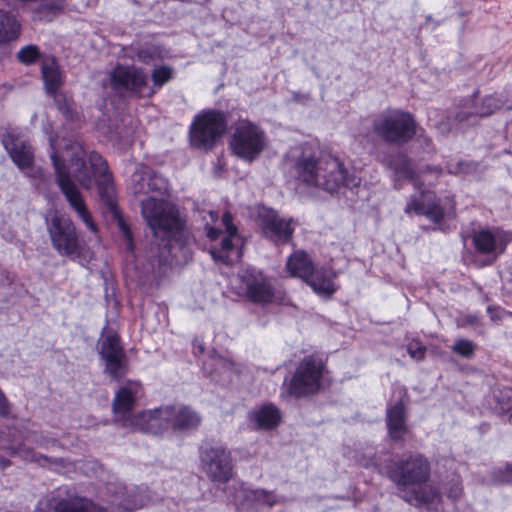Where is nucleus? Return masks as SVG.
I'll return each mask as SVG.
<instances>
[{
  "label": "nucleus",
  "mask_w": 512,
  "mask_h": 512,
  "mask_svg": "<svg viewBox=\"0 0 512 512\" xmlns=\"http://www.w3.org/2000/svg\"><path fill=\"white\" fill-rule=\"evenodd\" d=\"M248 419L255 425V430L272 431L282 422V413L276 404L265 402L257 409L250 411Z\"/></svg>",
  "instance_id": "b1692460"
},
{
  "label": "nucleus",
  "mask_w": 512,
  "mask_h": 512,
  "mask_svg": "<svg viewBox=\"0 0 512 512\" xmlns=\"http://www.w3.org/2000/svg\"><path fill=\"white\" fill-rule=\"evenodd\" d=\"M155 50L154 49H151V48H143L141 50L138 51L137 53V57L140 61L144 62V63H149L150 60L153 58V56L155 55Z\"/></svg>",
  "instance_id": "37998d69"
},
{
  "label": "nucleus",
  "mask_w": 512,
  "mask_h": 512,
  "mask_svg": "<svg viewBox=\"0 0 512 512\" xmlns=\"http://www.w3.org/2000/svg\"><path fill=\"white\" fill-rule=\"evenodd\" d=\"M426 351V346L419 339H413L407 345L408 355L416 361H423L425 359Z\"/></svg>",
  "instance_id": "4c0bfd02"
},
{
  "label": "nucleus",
  "mask_w": 512,
  "mask_h": 512,
  "mask_svg": "<svg viewBox=\"0 0 512 512\" xmlns=\"http://www.w3.org/2000/svg\"><path fill=\"white\" fill-rule=\"evenodd\" d=\"M222 233H223V231L220 228L210 226L208 224L206 225V235L210 240H212V241L217 240L221 236Z\"/></svg>",
  "instance_id": "c03bdc74"
},
{
  "label": "nucleus",
  "mask_w": 512,
  "mask_h": 512,
  "mask_svg": "<svg viewBox=\"0 0 512 512\" xmlns=\"http://www.w3.org/2000/svg\"><path fill=\"white\" fill-rule=\"evenodd\" d=\"M153 89L161 88L172 78V70L166 66L155 68L152 72Z\"/></svg>",
  "instance_id": "e433bc0d"
},
{
  "label": "nucleus",
  "mask_w": 512,
  "mask_h": 512,
  "mask_svg": "<svg viewBox=\"0 0 512 512\" xmlns=\"http://www.w3.org/2000/svg\"><path fill=\"white\" fill-rule=\"evenodd\" d=\"M232 501L238 509L246 510H253L258 506L272 507L278 502L273 492L261 488L250 489L244 483L239 484Z\"/></svg>",
  "instance_id": "412c9836"
},
{
  "label": "nucleus",
  "mask_w": 512,
  "mask_h": 512,
  "mask_svg": "<svg viewBox=\"0 0 512 512\" xmlns=\"http://www.w3.org/2000/svg\"><path fill=\"white\" fill-rule=\"evenodd\" d=\"M500 109L512 110V84H507L501 92H497Z\"/></svg>",
  "instance_id": "58836bf2"
},
{
  "label": "nucleus",
  "mask_w": 512,
  "mask_h": 512,
  "mask_svg": "<svg viewBox=\"0 0 512 512\" xmlns=\"http://www.w3.org/2000/svg\"><path fill=\"white\" fill-rule=\"evenodd\" d=\"M45 223L52 247L60 256L76 258L81 254V242L69 217L54 212L46 217Z\"/></svg>",
  "instance_id": "9d476101"
},
{
  "label": "nucleus",
  "mask_w": 512,
  "mask_h": 512,
  "mask_svg": "<svg viewBox=\"0 0 512 512\" xmlns=\"http://www.w3.org/2000/svg\"><path fill=\"white\" fill-rule=\"evenodd\" d=\"M2 144L14 164L33 181L39 192H44L49 177L41 168L34 167V152L30 144L13 130L2 135Z\"/></svg>",
  "instance_id": "1a4fd4ad"
},
{
  "label": "nucleus",
  "mask_w": 512,
  "mask_h": 512,
  "mask_svg": "<svg viewBox=\"0 0 512 512\" xmlns=\"http://www.w3.org/2000/svg\"><path fill=\"white\" fill-rule=\"evenodd\" d=\"M380 163L392 172L394 180H407L412 182L416 190L423 187V183L417 179L412 160L404 152H393L383 156Z\"/></svg>",
  "instance_id": "aec40b11"
},
{
  "label": "nucleus",
  "mask_w": 512,
  "mask_h": 512,
  "mask_svg": "<svg viewBox=\"0 0 512 512\" xmlns=\"http://www.w3.org/2000/svg\"><path fill=\"white\" fill-rule=\"evenodd\" d=\"M327 359L320 353L302 357L294 371L286 375L281 386L282 399H307L318 395L331 384Z\"/></svg>",
  "instance_id": "39448f33"
},
{
  "label": "nucleus",
  "mask_w": 512,
  "mask_h": 512,
  "mask_svg": "<svg viewBox=\"0 0 512 512\" xmlns=\"http://www.w3.org/2000/svg\"><path fill=\"white\" fill-rule=\"evenodd\" d=\"M419 196H412L405 207V213L414 212L425 216L434 224H440L445 218V210L440 204L439 198L433 191L420 188Z\"/></svg>",
  "instance_id": "6ab92c4d"
},
{
  "label": "nucleus",
  "mask_w": 512,
  "mask_h": 512,
  "mask_svg": "<svg viewBox=\"0 0 512 512\" xmlns=\"http://www.w3.org/2000/svg\"><path fill=\"white\" fill-rule=\"evenodd\" d=\"M42 77L49 94H55L62 83V75L54 58H46L42 62Z\"/></svg>",
  "instance_id": "bb28decb"
},
{
  "label": "nucleus",
  "mask_w": 512,
  "mask_h": 512,
  "mask_svg": "<svg viewBox=\"0 0 512 512\" xmlns=\"http://www.w3.org/2000/svg\"><path fill=\"white\" fill-rule=\"evenodd\" d=\"M11 456L19 457L24 461H30L38 463L41 466H48L50 459L47 456L37 454L33 449L27 448L24 445L19 447L5 446L3 447Z\"/></svg>",
  "instance_id": "2f4dec72"
},
{
  "label": "nucleus",
  "mask_w": 512,
  "mask_h": 512,
  "mask_svg": "<svg viewBox=\"0 0 512 512\" xmlns=\"http://www.w3.org/2000/svg\"><path fill=\"white\" fill-rule=\"evenodd\" d=\"M336 271L327 266L315 267L305 282L319 296L331 298L339 289L335 279Z\"/></svg>",
  "instance_id": "5701e85b"
},
{
  "label": "nucleus",
  "mask_w": 512,
  "mask_h": 512,
  "mask_svg": "<svg viewBox=\"0 0 512 512\" xmlns=\"http://www.w3.org/2000/svg\"><path fill=\"white\" fill-rule=\"evenodd\" d=\"M233 219V214L227 210L223 213L221 220L227 234L238 235V228L234 225Z\"/></svg>",
  "instance_id": "a19ab883"
},
{
  "label": "nucleus",
  "mask_w": 512,
  "mask_h": 512,
  "mask_svg": "<svg viewBox=\"0 0 512 512\" xmlns=\"http://www.w3.org/2000/svg\"><path fill=\"white\" fill-rule=\"evenodd\" d=\"M20 24L13 15L0 9V43H6L17 38Z\"/></svg>",
  "instance_id": "c85d7f7f"
},
{
  "label": "nucleus",
  "mask_w": 512,
  "mask_h": 512,
  "mask_svg": "<svg viewBox=\"0 0 512 512\" xmlns=\"http://www.w3.org/2000/svg\"><path fill=\"white\" fill-rule=\"evenodd\" d=\"M371 129L384 143L402 147L415 138L420 127L413 113L400 108H388L374 117Z\"/></svg>",
  "instance_id": "423d86ee"
},
{
  "label": "nucleus",
  "mask_w": 512,
  "mask_h": 512,
  "mask_svg": "<svg viewBox=\"0 0 512 512\" xmlns=\"http://www.w3.org/2000/svg\"><path fill=\"white\" fill-rule=\"evenodd\" d=\"M495 406L502 415L512 417V389L508 387L493 391Z\"/></svg>",
  "instance_id": "473e14b6"
},
{
  "label": "nucleus",
  "mask_w": 512,
  "mask_h": 512,
  "mask_svg": "<svg viewBox=\"0 0 512 512\" xmlns=\"http://www.w3.org/2000/svg\"><path fill=\"white\" fill-rule=\"evenodd\" d=\"M121 228H122V230H123V232H124V234H125V236H126V238H127V241H128V243H129V246H130V245H131V235H130V232H129V230L127 229L126 225H125V224H123V223H121Z\"/></svg>",
  "instance_id": "49530a36"
},
{
  "label": "nucleus",
  "mask_w": 512,
  "mask_h": 512,
  "mask_svg": "<svg viewBox=\"0 0 512 512\" xmlns=\"http://www.w3.org/2000/svg\"><path fill=\"white\" fill-rule=\"evenodd\" d=\"M479 118L477 114L474 113V103L472 102V106L470 110L461 109L459 110L455 116L454 120L458 124L468 125L473 123L472 120Z\"/></svg>",
  "instance_id": "ea45409f"
},
{
  "label": "nucleus",
  "mask_w": 512,
  "mask_h": 512,
  "mask_svg": "<svg viewBox=\"0 0 512 512\" xmlns=\"http://www.w3.org/2000/svg\"><path fill=\"white\" fill-rule=\"evenodd\" d=\"M141 394V385L137 381H127L115 393L112 409L116 420L123 426L133 428L136 415H132L136 401Z\"/></svg>",
  "instance_id": "f3484780"
},
{
  "label": "nucleus",
  "mask_w": 512,
  "mask_h": 512,
  "mask_svg": "<svg viewBox=\"0 0 512 512\" xmlns=\"http://www.w3.org/2000/svg\"><path fill=\"white\" fill-rule=\"evenodd\" d=\"M399 398L386 408V427L390 440L394 443H403L405 435L409 432L407 424V403L409 395L407 389L402 387L399 390Z\"/></svg>",
  "instance_id": "dca6fc26"
},
{
  "label": "nucleus",
  "mask_w": 512,
  "mask_h": 512,
  "mask_svg": "<svg viewBox=\"0 0 512 512\" xmlns=\"http://www.w3.org/2000/svg\"><path fill=\"white\" fill-rule=\"evenodd\" d=\"M55 512H107L106 508L97 505L84 497H73L59 501Z\"/></svg>",
  "instance_id": "a878e982"
},
{
  "label": "nucleus",
  "mask_w": 512,
  "mask_h": 512,
  "mask_svg": "<svg viewBox=\"0 0 512 512\" xmlns=\"http://www.w3.org/2000/svg\"><path fill=\"white\" fill-rule=\"evenodd\" d=\"M11 465V462L10 460L4 458L3 456L0 455V469H4V468H7Z\"/></svg>",
  "instance_id": "a18cd8bd"
},
{
  "label": "nucleus",
  "mask_w": 512,
  "mask_h": 512,
  "mask_svg": "<svg viewBox=\"0 0 512 512\" xmlns=\"http://www.w3.org/2000/svg\"><path fill=\"white\" fill-rule=\"evenodd\" d=\"M259 223L263 236L276 245L291 242L295 230L292 219L280 218L276 211L265 209L259 213Z\"/></svg>",
  "instance_id": "a211bd4d"
},
{
  "label": "nucleus",
  "mask_w": 512,
  "mask_h": 512,
  "mask_svg": "<svg viewBox=\"0 0 512 512\" xmlns=\"http://www.w3.org/2000/svg\"><path fill=\"white\" fill-rule=\"evenodd\" d=\"M35 512H47V511H46V510H44V509H41V508H37V509L35 510Z\"/></svg>",
  "instance_id": "8fccbe9b"
},
{
  "label": "nucleus",
  "mask_w": 512,
  "mask_h": 512,
  "mask_svg": "<svg viewBox=\"0 0 512 512\" xmlns=\"http://www.w3.org/2000/svg\"><path fill=\"white\" fill-rule=\"evenodd\" d=\"M50 146L52 149L50 157L55 169L58 187L87 228L92 232H97V226L86 207L82 194L72 180L71 174L85 189H91L94 179L98 183L107 184L105 190L109 197L108 203L112 206L113 201L110 197L113 188L108 184L109 175L106 161L94 151L88 155L86 160V152L77 141L50 139Z\"/></svg>",
  "instance_id": "f257e3e1"
},
{
  "label": "nucleus",
  "mask_w": 512,
  "mask_h": 512,
  "mask_svg": "<svg viewBox=\"0 0 512 512\" xmlns=\"http://www.w3.org/2000/svg\"><path fill=\"white\" fill-rule=\"evenodd\" d=\"M242 296L252 304L269 305L276 300V289L261 270L249 267L239 276Z\"/></svg>",
  "instance_id": "ddd939ff"
},
{
  "label": "nucleus",
  "mask_w": 512,
  "mask_h": 512,
  "mask_svg": "<svg viewBox=\"0 0 512 512\" xmlns=\"http://www.w3.org/2000/svg\"><path fill=\"white\" fill-rule=\"evenodd\" d=\"M291 172L299 185L330 194L358 188L362 181L356 169L339 157L330 154L317 157L306 150L293 159Z\"/></svg>",
  "instance_id": "20e7f679"
},
{
  "label": "nucleus",
  "mask_w": 512,
  "mask_h": 512,
  "mask_svg": "<svg viewBox=\"0 0 512 512\" xmlns=\"http://www.w3.org/2000/svg\"><path fill=\"white\" fill-rule=\"evenodd\" d=\"M109 84L121 96L145 97L153 95L156 91L148 85V78L144 71L135 66L118 64L109 73Z\"/></svg>",
  "instance_id": "f8f14e48"
},
{
  "label": "nucleus",
  "mask_w": 512,
  "mask_h": 512,
  "mask_svg": "<svg viewBox=\"0 0 512 512\" xmlns=\"http://www.w3.org/2000/svg\"><path fill=\"white\" fill-rule=\"evenodd\" d=\"M471 101L474 103V113L479 118L489 117L501 110L497 92L478 99V91H475L471 96Z\"/></svg>",
  "instance_id": "cd10ccee"
},
{
  "label": "nucleus",
  "mask_w": 512,
  "mask_h": 512,
  "mask_svg": "<svg viewBox=\"0 0 512 512\" xmlns=\"http://www.w3.org/2000/svg\"><path fill=\"white\" fill-rule=\"evenodd\" d=\"M491 481L496 485H512V463H505L493 469L490 473Z\"/></svg>",
  "instance_id": "72a5a7b5"
},
{
  "label": "nucleus",
  "mask_w": 512,
  "mask_h": 512,
  "mask_svg": "<svg viewBox=\"0 0 512 512\" xmlns=\"http://www.w3.org/2000/svg\"><path fill=\"white\" fill-rule=\"evenodd\" d=\"M237 235H226L221 239L219 247H212L210 250V254L212 258L216 262H220L225 265H231L233 260L230 256V253L234 250L233 239Z\"/></svg>",
  "instance_id": "7c9ffc66"
},
{
  "label": "nucleus",
  "mask_w": 512,
  "mask_h": 512,
  "mask_svg": "<svg viewBox=\"0 0 512 512\" xmlns=\"http://www.w3.org/2000/svg\"><path fill=\"white\" fill-rule=\"evenodd\" d=\"M228 128L224 111L211 109L194 117V148L213 150L222 142Z\"/></svg>",
  "instance_id": "9b49d317"
},
{
  "label": "nucleus",
  "mask_w": 512,
  "mask_h": 512,
  "mask_svg": "<svg viewBox=\"0 0 512 512\" xmlns=\"http://www.w3.org/2000/svg\"><path fill=\"white\" fill-rule=\"evenodd\" d=\"M31 441L40 447H48L50 444L55 443V440H52L42 434L33 435Z\"/></svg>",
  "instance_id": "79ce46f5"
},
{
  "label": "nucleus",
  "mask_w": 512,
  "mask_h": 512,
  "mask_svg": "<svg viewBox=\"0 0 512 512\" xmlns=\"http://www.w3.org/2000/svg\"><path fill=\"white\" fill-rule=\"evenodd\" d=\"M360 465L366 469L373 468L379 474L389 479L399 489L414 488L411 493L402 496V499L417 506L428 505L433 502L431 492L423 488L431 478V462L421 452L408 451L394 458H389L384 465L377 453L371 457H363Z\"/></svg>",
  "instance_id": "7ed1b4c3"
},
{
  "label": "nucleus",
  "mask_w": 512,
  "mask_h": 512,
  "mask_svg": "<svg viewBox=\"0 0 512 512\" xmlns=\"http://www.w3.org/2000/svg\"><path fill=\"white\" fill-rule=\"evenodd\" d=\"M188 138L190 141H192V124L189 126V129H188Z\"/></svg>",
  "instance_id": "09e8293b"
},
{
  "label": "nucleus",
  "mask_w": 512,
  "mask_h": 512,
  "mask_svg": "<svg viewBox=\"0 0 512 512\" xmlns=\"http://www.w3.org/2000/svg\"><path fill=\"white\" fill-rule=\"evenodd\" d=\"M315 267L310 255L302 249L294 251L286 261V270L289 275L300 278L304 282L307 281Z\"/></svg>",
  "instance_id": "393cba45"
},
{
  "label": "nucleus",
  "mask_w": 512,
  "mask_h": 512,
  "mask_svg": "<svg viewBox=\"0 0 512 512\" xmlns=\"http://www.w3.org/2000/svg\"><path fill=\"white\" fill-rule=\"evenodd\" d=\"M191 418L192 412L186 405L164 406L137 414L133 428L158 435L170 429L174 431L187 429Z\"/></svg>",
  "instance_id": "6e6552de"
},
{
  "label": "nucleus",
  "mask_w": 512,
  "mask_h": 512,
  "mask_svg": "<svg viewBox=\"0 0 512 512\" xmlns=\"http://www.w3.org/2000/svg\"><path fill=\"white\" fill-rule=\"evenodd\" d=\"M129 188L136 196H147L141 200V212L153 234L162 239L180 241L184 221L179 210L164 198L168 190L167 180L149 167L138 164Z\"/></svg>",
  "instance_id": "f03ea898"
},
{
  "label": "nucleus",
  "mask_w": 512,
  "mask_h": 512,
  "mask_svg": "<svg viewBox=\"0 0 512 512\" xmlns=\"http://www.w3.org/2000/svg\"><path fill=\"white\" fill-rule=\"evenodd\" d=\"M193 425L195 426L196 425V419L194 418V422H193Z\"/></svg>",
  "instance_id": "3c124183"
},
{
  "label": "nucleus",
  "mask_w": 512,
  "mask_h": 512,
  "mask_svg": "<svg viewBox=\"0 0 512 512\" xmlns=\"http://www.w3.org/2000/svg\"><path fill=\"white\" fill-rule=\"evenodd\" d=\"M148 502L147 496L144 494L143 491H133L130 493L124 494L121 493V495H116L115 499L112 500V503L119 504L124 511H133L136 509H140L144 507Z\"/></svg>",
  "instance_id": "c756f323"
},
{
  "label": "nucleus",
  "mask_w": 512,
  "mask_h": 512,
  "mask_svg": "<svg viewBox=\"0 0 512 512\" xmlns=\"http://www.w3.org/2000/svg\"><path fill=\"white\" fill-rule=\"evenodd\" d=\"M99 353L105 363V372L114 380H121L129 370L126 356L116 333L108 332L100 339Z\"/></svg>",
  "instance_id": "2eb2a0df"
},
{
  "label": "nucleus",
  "mask_w": 512,
  "mask_h": 512,
  "mask_svg": "<svg viewBox=\"0 0 512 512\" xmlns=\"http://www.w3.org/2000/svg\"><path fill=\"white\" fill-rule=\"evenodd\" d=\"M39 56V48L35 45H27L22 47L17 53L18 60L25 65L34 63L39 58Z\"/></svg>",
  "instance_id": "c9c22d12"
},
{
  "label": "nucleus",
  "mask_w": 512,
  "mask_h": 512,
  "mask_svg": "<svg viewBox=\"0 0 512 512\" xmlns=\"http://www.w3.org/2000/svg\"><path fill=\"white\" fill-rule=\"evenodd\" d=\"M209 216H210V219L212 222H216L219 218V213H218V211L212 210L209 212Z\"/></svg>",
  "instance_id": "de8ad7c7"
},
{
  "label": "nucleus",
  "mask_w": 512,
  "mask_h": 512,
  "mask_svg": "<svg viewBox=\"0 0 512 512\" xmlns=\"http://www.w3.org/2000/svg\"><path fill=\"white\" fill-rule=\"evenodd\" d=\"M475 349L476 346L471 340L462 338L457 339L452 346V351L464 358H471L475 353Z\"/></svg>",
  "instance_id": "f704fd0d"
},
{
  "label": "nucleus",
  "mask_w": 512,
  "mask_h": 512,
  "mask_svg": "<svg viewBox=\"0 0 512 512\" xmlns=\"http://www.w3.org/2000/svg\"><path fill=\"white\" fill-rule=\"evenodd\" d=\"M268 147L265 130L248 118H239L228 140V148L236 158L252 163L256 161Z\"/></svg>",
  "instance_id": "0eeeda50"
},
{
  "label": "nucleus",
  "mask_w": 512,
  "mask_h": 512,
  "mask_svg": "<svg viewBox=\"0 0 512 512\" xmlns=\"http://www.w3.org/2000/svg\"><path fill=\"white\" fill-rule=\"evenodd\" d=\"M472 243L477 253L498 256L505 252L508 240L499 229L484 228L473 233Z\"/></svg>",
  "instance_id": "4be33fe9"
},
{
  "label": "nucleus",
  "mask_w": 512,
  "mask_h": 512,
  "mask_svg": "<svg viewBox=\"0 0 512 512\" xmlns=\"http://www.w3.org/2000/svg\"><path fill=\"white\" fill-rule=\"evenodd\" d=\"M204 472L212 482L225 484L233 477L231 453L222 445L204 448L200 451Z\"/></svg>",
  "instance_id": "4468645a"
}]
</instances>
